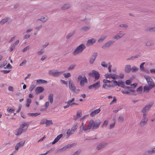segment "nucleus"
<instances>
[{
  "mask_svg": "<svg viewBox=\"0 0 155 155\" xmlns=\"http://www.w3.org/2000/svg\"><path fill=\"white\" fill-rule=\"evenodd\" d=\"M53 94L50 93L48 96V100L51 104H52L53 102Z\"/></svg>",
  "mask_w": 155,
  "mask_h": 155,
  "instance_id": "25",
  "label": "nucleus"
},
{
  "mask_svg": "<svg viewBox=\"0 0 155 155\" xmlns=\"http://www.w3.org/2000/svg\"><path fill=\"white\" fill-rule=\"evenodd\" d=\"M50 71L51 72V74L54 76V77H58L61 74L62 71H60V72H51V71Z\"/></svg>",
  "mask_w": 155,
  "mask_h": 155,
  "instance_id": "26",
  "label": "nucleus"
},
{
  "mask_svg": "<svg viewBox=\"0 0 155 155\" xmlns=\"http://www.w3.org/2000/svg\"><path fill=\"white\" fill-rule=\"evenodd\" d=\"M97 55V53L96 52H94L92 54V57L91 58H93L95 60V59Z\"/></svg>",
  "mask_w": 155,
  "mask_h": 155,
  "instance_id": "49",
  "label": "nucleus"
},
{
  "mask_svg": "<svg viewBox=\"0 0 155 155\" xmlns=\"http://www.w3.org/2000/svg\"><path fill=\"white\" fill-rule=\"evenodd\" d=\"M95 59L93 58H91L89 60V62L90 64H92L94 62Z\"/></svg>",
  "mask_w": 155,
  "mask_h": 155,
  "instance_id": "59",
  "label": "nucleus"
},
{
  "mask_svg": "<svg viewBox=\"0 0 155 155\" xmlns=\"http://www.w3.org/2000/svg\"><path fill=\"white\" fill-rule=\"evenodd\" d=\"M28 114L31 117H36V116H37L38 115H39L40 114V113H28Z\"/></svg>",
  "mask_w": 155,
  "mask_h": 155,
  "instance_id": "36",
  "label": "nucleus"
},
{
  "mask_svg": "<svg viewBox=\"0 0 155 155\" xmlns=\"http://www.w3.org/2000/svg\"><path fill=\"white\" fill-rule=\"evenodd\" d=\"M117 76L116 74H112L111 73L110 74V78H111L113 80H115L117 78Z\"/></svg>",
  "mask_w": 155,
  "mask_h": 155,
  "instance_id": "37",
  "label": "nucleus"
},
{
  "mask_svg": "<svg viewBox=\"0 0 155 155\" xmlns=\"http://www.w3.org/2000/svg\"><path fill=\"white\" fill-rule=\"evenodd\" d=\"M147 114L143 113L142 119L140 122V125L141 127L144 126L147 123L148 121V118L147 117Z\"/></svg>",
  "mask_w": 155,
  "mask_h": 155,
  "instance_id": "7",
  "label": "nucleus"
},
{
  "mask_svg": "<svg viewBox=\"0 0 155 155\" xmlns=\"http://www.w3.org/2000/svg\"><path fill=\"white\" fill-rule=\"evenodd\" d=\"M145 64V62H143L140 65V70L142 71H145V69L143 67V65L144 64Z\"/></svg>",
  "mask_w": 155,
  "mask_h": 155,
  "instance_id": "39",
  "label": "nucleus"
},
{
  "mask_svg": "<svg viewBox=\"0 0 155 155\" xmlns=\"http://www.w3.org/2000/svg\"><path fill=\"white\" fill-rule=\"evenodd\" d=\"M153 103L151 102L149 104L147 105L141 110L140 112L144 114H147V112L150 109L152 106L153 105Z\"/></svg>",
  "mask_w": 155,
  "mask_h": 155,
  "instance_id": "8",
  "label": "nucleus"
},
{
  "mask_svg": "<svg viewBox=\"0 0 155 155\" xmlns=\"http://www.w3.org/2000/svg\"><path fill=\"white\" fill-rule=\"evenodd\" d=\"M110 83L109 84V87H114L117 85L118 87H122L123 85L125 84L124 82L121 80H119L118 81L112 80L110 81Z\"/></svg>",
  "mask_w": 155,
  "mask_h": 155,
  "instance_id": "4",
  "label": "nucleus"
},
{
  "mask_svg": "<svg viewBox=\"0 0 155 155\" xmlns=\"http://www.w3.org/2000/svg\"><path fill=\"white\" fill-rule=\"evenodd\" d=\"M96 41V40L94 38H92L91 39L88 40L87 42V45H93Z\"/></svg>",
  "mask_w": 155,
  "mask_h": 155,
  "instance_id": "27",
  "label": "nucleus"
},
{
  "mask_svg": "<svg viewBox=\"0 0 155 155\" xmlns=\"http://www.w3.org/2000/svg\"><path fill=\"white\" fill-rule=\"evenodd\" d=\"M81 151V150H78L75 152L73 155H78Z\"/></svg>",
  "mask_w": 155,
  "mask_h": 155,
  "instance_id": "52",
  "label": "nucleus"
},
{
  "mask_svg": "<svg viewBox=\"0 0 155 155\" xmlns=\"http://www.w3.org/2000/svg\"><path fill=\"white\" fill-rule=\"evenodd\" d=\"M140 57V54H137L134 56H132L130 58H127V60H130L131 59H132L131 58H134L135 59L136 58H138L139 57Z\"/></svg>",
  "mask_w": 155,
  "mask_h": 155,
  "instance_id": "42",
  "label": "nucleus"
},
{
  "mask_svg": "<svg viewBox=\"0 0 155 155\" xmlns=\"http://www.w3.org/2000/svg\"><path fill=\"white\" fill-rule=\"evenodd\" d=\"M131 82L132 81L129 80H127L125 81V84L127 85H129L130 84Z\"/></svg>",
  "mask_w": 155,
  "mask_h": 155,
  "instance_id": "56",
  "label": "nucleus"
},
{
  "mask_svg": "<svg viewBox=\"0 0 155 155\" xmlns=\"http://www.w3.org/2000/svg\"><path fill=\"white\" fill-rule=\"evenodd\" d=\"M77 117L78 118H80L81 116V111L78 112V113L77 114Z\"/></svg>",
  "mask_w": 155,
  "mask_h": 155,
  "instance_id": "64",
  "label": "nucleus"
},
{
  "mask_svg": "<svg viewBox=\"0 0 155 155\" xmlns=\"http://www.w3.org/2000/svg\"><path fill=\"white\" fill-rule=\"evenodd\" d=\"M108 120H105L103 124L102 125V127H103L104 126L106 127L107 126V125L108 124Z\"/></svg>",
  "mask_w": 155,
  "mask_h": 155,
  "instance_id": "50",
  "label": "nucleus"
},
{
  "mask_svg": "<svg viewBox=\"0 0 155 155\" xmlns=\"http://www.w3.org/2000/svg\"><path fill=\"white\" fill-rule=\"evenodd\" d=\"M139 69L138 68H137L135 66H133L131 68V71H132L134 72H136Z\"/></svg>",
  "mask_w": 155,
  "mask_h": 155,
  "instance_id": "43",
  "label": "nucleus"
},
{
  "mask_svg": "<svg viewBox=\"0 0 155 155\" xmlns=\"http://www.w3.org/2000/svg\"><path fill=\"white\" fill-rule=\"evenodd\" d=\"M145 31H149L150 32H155V26L146 29Z\"/></svg>",
  "mask_w": 155,
  "mask_h": 155,
  "instance_id": "31",
  "label": "nucleus"
},
{
  "mask_svg": "<svg viewBox=\"0 0 155 155\" xmlns=\"http://www.w3.org/2000/svg\"><path fill=\"white\" fill-rule=\"evenodd\" d=\"M45 123L46 127L52 124H53L52 120H46Z\"/></svg>",
  "mask_w": 155,
  "mask_h": 155,
  "instance_id": "33",
  "label": "nucleus"
},
{
  "mask_svg": "<svg viewBox=\"0 0 155 155\" xmlns=\"http://www.w3.org/2000/svg\"><path fill=\"white\" fill-rule=\"evenodd\" d=\"M101 123V120H97L94 121L92 119L91 120L88 125V129H90L92 128V130L96 129L98 128Z\"/></svg>",
  "mask_w": 155,
  "mask_h": 155,
  "instance_id": "2",
  "label": "nucleus"
},
{
  "mask_svg": "<svg viewBox=\"0 0 155 155\" xmlns=\"http://www.w3.org/2000/svg\"><path fill=\"white\" fill-rule=\"evenodd\" d=\"M137 83L131 84L130 87L126 86L124 85V84H123L122 88L127 90V91H126L124 90H122L121 92L123 94L129 95H136L137 94L136 93V91L134 89L137 86Z\"/></svg>",
  "mask_w": 155,
  "mask_h": 155,
  "instance_id": "1",
  "label": "nucleus"
},
{
  "mask_svg": "<svg viewBox=\"0 0 155 155\" xmlns=\"http://www.w3.org/2000/svg\"><path fill=\"white\" fill-rule=\"evenodd\" d=\"M143 91V87L142 86H140L136 90V92H137L138 94H141L142 93Z\"/></svg>",
  "mask_w": 155,
  "mask_h": 155,
  "instance_id": "34",
  "label": "nucleus"
},
{
  "mask_svg": "<svg viewBox=\"0 0 155 155\" xmlns=\"http://www.w3.org/2000/svg\"><path fill=\"white\" fill-rule=\"evenodd\" d=\"M75 64L70 65L68 68V70H73L75 67Z\"/></svg>",
  "mask_w": 155,
  "mask_h": 155,
  "instance_id": "47",
  "label": "nucleus"
},
{
  "mask_svg": "<svg viewBox=\"0 0 155 155\" xmlns=\"http://www.w3.org/2000/svg\"><path fill=\"white\" fill-rule=\"evenodd\" d=\"M9 18H6L3 19L0 21V24H4L8 20Z\"/></svg>",
  "mask_w": 155,
  "mask_h": 155,
  "instance_id": "38",
  "label": "nucleus"
},
{
  "mask_svg": "<svg viewBox=\"0 0 155 155\" xmlns=\"http://www.w3.org/2000/svg\"><path fill=\"white\" fill-rule=\"evenodd\" d=\"M78 81H80V85L81 86H84V83H87V81L85 76H84L82 78V76L79 75L78 78Z\"/></svg>",
  "mask_w": 155,
  "mask_h": 155,
  "instance_id": "9",
  "label": "nucleus"
},
{
  "mask_svg": "<svg viewBox=\"0 0 155 155\" xmlns=\"http://www.w3.org/2000/svg\"><path fill=\"white\" fill-rule=\"evenodd\" d=\"M16 46L12 44L10 49V51L12 52L15 48Z\"/></svg>",
  "mask_w": 155,
  "mask_h": 155,
  "instance_id": "63",
  "label": "nucleus"
},
{
  "mask_svg": "<svg viewBox=\"0 0 155 155\" xmlns=\"http://www.w3.org/2000/svg\"><path fill=\"white\" fill-rule=\"evenodd\" d=\"M154 45V43L152 42L147 41L146 42V45L147 46H153Z\"/></svg>",
  "mask_w": 155,
  "mask_h": 155,
  "instance_id": "40",
  "label": "nucleus"
},
{
  "mask_svg": "<svg viewBox=\"0 0 155 155\" xmlns=\"http://www.w3.org/2000/svg\"><path fill=\"white\" fill-rule=\"evenodd\" d=\"M107 37L106 35H102L98 41V42L99 43L103 41L105 38Z\"/></svg>",
  "mask_w": 155,
  "mask_h": 155,
  "instance_id": "32",
  "label": "nucleus"
},
{
  "mask_svg": "<svg viewBox=\"0 0 155 155\" xmlns=\"http://www.w3.org/2000/svg\"><path fill=\"white\" fill-rule=\"evenodd\" d=\"M25 141H21L20 142L18 143H17V144H18V145H19L20 147H22L24 145V144H25Z\"/></svg>",
  "mask_w": 155,
  "mask_h": 155,
  "instance_id": "45",
  "label": "nucleus"
},
{
  "mask_svg": "<svg viewBox=\"0 0 155 155\" xmlns=\"http://www.w3.org/2000/svg\"><path fill=\"white\" fill-rule=\"evenodd\" d=\"M63 134H60L57 137L54 139V140L52 142V144H54L57 143L60 139L62 137Z\"/></svg>",
  "mask_w": 155,
  "mask_h": 155,
  "instance_id": "22",
  "label": "nucleus"
},
{
  "mask_svg": "<svg viewBox=\"0 0 155 155\" xmlns=\"http://www.w3.org/2000/svg\"><path fill=\"white\" fill-rule=\"evenodd\" d=\"M101 65L104 68H107V64L104 61L102 62Z\"/></svg>",
  "mask_w": 155,
  "mask_h": 155,
  "instance_id": "54",
  "label": "nucleus"
},
{
  "mask_svg": "<svg viewBox=\"0 0 155 155\" xmlns=\"http://www.w3.org/2000/svg\"><path fill=\"white\" fill-rule=\"evenodd\" d=\"M48 19V18L47 16L45 17H42L41 18L38 19L37 20V21H42L43 23H45L46 22Z\"/></svg>",
  "mask_w": 155,
  "mask_h": 155,
  "instance_id": "29",
  "label": "nucleus"
},
{
  "mask_svg": "<svg viewBox=\"0 0 155 155\" xmlns=\"http://www.w3.org/2000/svg\"><path fill=\"white\" fill-rule=\"evenodd\" d=\"M48 82L47 81L42 79H39L36 81L37 84H47Z\"/></svg>",
  "mask_w": 155,
  "mask_h": 155,
  "instance_id": "28",
  "label": "nucleus"
},
{
  "mask_svg": "<svg viewBox=\"0 0 155 155\" xmlns=\"http://www.w3.org/2000/svg\"><path fill=\"white\" fill-rule=\"evenodd\" d=\"M78 127V126L77 124H76L74 126H73L71 128V134H73L75 131L77 129V127Z\"/></svg>",
  "mask_w": 155,
  "mask_h": 155,
  "instance_id": "35",
  "label": "nucleus"
},
{
  "mask_svg": "<svg viewBox=\"0 0 155 155\" xmlns=\"http://www.w3.org/2000/svg\"><path fill=\"white\" fill-rule=\"evenodd\" d=\"M15 110L14 109H9L8 107L7 109V111L8 112H9V113H11L14 112V111H15Z\"/></svg>",
  "mask_w": 155,
  "mask_h": 155,
  "instance_id": "55",
  "label": "nucleus"
},
{
  "mask_svg": "<svg viewBox=\"0 0 155 155\" xmlns=\"http://www.w3.org/2000/svg\"><path fill=\"white\" fill-rule=\"evenodd\" d=\"M22 124H20V127L17 130V133L15 134L17 136L21 135L23 131H26L28 128V125L29 124V122H22Z\"/></svg>",
  "mask_w": 155,
  "mask_h": 155,
  "instance_id": "3",
  "label": "nucleus"
},
{
  "mask_svg": "<svg viewBox=\"0 0 155 155\" xmlns=\"http://www.w3.org/2000/svg\"><path fill=\"white\" fill-rule=\"evenodd\" d=\"M125 35V34L118 33L114 35L113 39L116 40H118L121 38L123 36Z\"/></svg>",
  "mask_w": 155,
  "mask_h": 155,
  "instance_id": "17",
  "label": "nucleus"
},
{
  "mask_svg": "<svg viewBox=\"0 0 155 155\" xmlns=\"http://www.w3.org/2000/svg\"><path fill=\"white\" fill-rule=\"evenodd\" d=\"M124 120V117L122 116H120L118 118V121H120L121 122L123 121Z\"/></svg>",
  "mask_w": 155,
  "mask_h": 155,
  "instance_id": "58",
  "label": "nucleus"
},
{
  "mask_svg": "<svg viewBox=\"0 0 155 155\" xmlns=\"http://www.w3.org/2000/svg\"><path fill=\"white\" fill-rule=\"evenodd\" d=\"M89 75L94 78L95 81L98 80L100 78V74L98 72L93 70L91 72L89 73Z\"/></svg>",
  "mask_w": 155,
  "mask_h": 155,
  "instance_id": "6",
  "label": "nucleus"
},
{
  "mask_svg": "<svg viewBox=\"0 0 155 155\" xmlns=\"http://www.w3.org/2000/svg\"><path fill=\"white\" fill-rule=\"evenodd\" d=\"M115 122L111 123L110 124L109 129H111L114 127Z\"/></svg>",
  "mask_w": 155,
  "mask_h": 155,
  "instance_id": "60",
  "label": "nucleus"
},
{
  "mask_svg": "<svg viewBox=\"0 0 155 155\" xmlns=\"http://www.w3.org/2000/svg\"><path fill=\"white\" fill-rule=\"evenodd\" d=\"M106 143H100L96 147V149L97 150H100L104 148V147L105 146L104 144H105Z\"/></svg>",
  "mask_w": 155,
  "mask_h": 155,
  "instance_id": "24",
  "label": "nucleus"
},
{
  "mask_svg": "<svg viewBox=\"0 0 155 155\" xmlns=\"http://www.w3.org/2000/svg\"><path fill=\"white\" fill-rule=\"evenodd\" d=\"M69 88L73 92H76V88L74 84H73L72 81L71 79L69 81Z\"/></svg>",
  "mask_w": 155,
  "mask_h": 155,
  "instance_id": "12",
  "label": "nucleus"
},
{
  "mask_svg": "<svg viewBox=\"0 0 155 155\" xmlns=\"http://www.w3.org/2000/svg\"><path fill=\"white\" fill-rule=\"evenodd\" d=\"M4 68L5 69L8 68L11 69L12 68V66L11 65V64L9 63H8L6 66V67H4Z\"/></svg>",
  "mask_w": 155,
  "mask_h": 155,
  "instance_id": "53",
  "label": "nucleus"
},
{
  "mask_svg": "<svg viewBox=\"0 0 155 155\" xmlns=\"http://www.w3.org/2000/svg\"><path fill=\"white\" fill-rule=\"evenodd\" d=\"M80 129L81 130H82L85 131H86L87 130L90 129H88V125H87V128H85L84 125V123L83 122L81 123V125L80 127Z\"/></svg>",
  "mask_w": 155,
  "mask_h": 155,
  "instance_id": "30",
  "label": "nucleus"
},
{
  "mask_svg": "<svg viewBox=\"0 0 155 155\" xmlns=\"http://www.w3.org/2000/svg\"><path fill=\"white\" fill-rule=\"evenodd\" d=\"M44 91V88L42 87H37L35 89L36 93L37 94L42 92Z\"/></svg>",
  "mask_w": 155,
  "mask_h": 155,
  "instance_id": "16",
  "label": "nucleus"
},
{
  "mask_svg": "<svg viewBox=\"0 0 155 155\" xmlns=\"http://www.w3.org/2000/svg\"><path fill=\"white\" fill-rule=\"evenodd\" d=\"M97 55V53L96 52H94L92 54V57L91 58H93L95 60V59Z\"/></svg>",
  "mask_w": 155,
  "mask_h": 155,
  "instance_id": "48",
  "label": "nucleus"
},
{
  "mask_svg": "<svg viewBox=\"0 0 155 155\" xmlns=\"http://www.w3.org/2000/svg\"><path fill=\"white\" fill-rule=\"evenodd\" d=\"M71 5L69 4H64L61 7V9L62 10H65L68 9L69 8H71Z\"/></svg>",
  "mask_w": 155,
  "mask_h": 155,
  "instance_id": "20",
  "label": "nucleus"
},
{
  "mask_svg": "<svg viewBox=\"0 0 155 155\" xmlns=\"http://www.w3.org/2000/svg\"><path fill=\"white\" fill-rule=\"evenodd\" d=\"M101 110L100 109L94 110L91 112L90 114V115L91 117H94L96 114H98L100 111Z\"/></svg>",
  "mask_w": 155,
  "mask_h": 155,
  "instance_id": "23",
  "label": "nucleus"
},
{
  "mask_svg": "<svg viewBox=\"0 0 155 155\" xmlns=\"http://www.w3.org/2000/svg\"><path fill=\"white\" fill-rule=\"evenodd\" d=\"M131 70V66L130 65H127L125 66L124 68V71L126 73H129Z\"/></svg>",
  "mask_w": 155,
  "mask_h": 155,
  "instance_id": "21",
  "label": "nucleus"
},
{
  "mask_svg": "<svg viewBox=\"0 0 155 155\" xmlns=\"http://www.w3.org/2000/svg\"><path fill=\"white\" fill-rule=\"evenodd\" d=\"M7 63V60H5L4 61L3 64H2L0 65V67H2L6 65Z\"/></svg>",
  "mask_w": 155,
  "mask_h": 155,
  "instance_id": "46",
  "label": "nucleus"
},
{
  "mask_svg": "<svg viewBox=\"0 0 155 155\" xmlns=\"http://www.w3.org/2000/svg\"><path fill=\"white\" fill-rule=\"evenodd\" d=\"M75 33V31H74L72 32L71 33L69 34L67 36L66 38L67 39H69L70 38H71Z\"/></svg>",
  "mask_w": 155,
  "mask_h": 155,
  "instance_id": "41",
  "label": "nucleus"
},
{
  "mask_svg": "<svg viewBox=\"0 0 155 155\" xmlns=\"http://www.w3.org/2000/svg\"><path fill=\"white\" fill-rule=\"evenodd\" d=\"M90 28V26L89 25L85 26L82 27L80 29V31L81 32H85L88 30Z\"/></svg>",
  "mask_w": 155,
  "mask_h": 155,
  "instance_id": "19",
  "label": "nucleus"
},
{
  "mask_svg": "<svg viewBox=\"0 0 155 155\" xmlns=\"http://www.w3.org/2000/svg\"><path fill=\"white\" fill-rule=\"evenodd\" d=\"M155 153V147L147 150L143 154V155H151Z\"/></svg>",
  "mask_w": 155,
  "mask_h": 155,
  "instance_id": "15",
  "label": "nucleus"
},
{
  "mask_svg": "<svg viewBox=\"0 0 155 155\" xmlns=\"http://www.w3.org/2000/svg\"><path fill=\"white\" fill-rule=\"evenodd\" d=\"M153 88V86H145L143 87V91L144 92H148L150 89Z\"/></svg>",
  "mask_w": 155,
  "mask_h": 155,
  "instance_id": "18",
  "label": "nucleus"
},
{
  "mask_svg": "<svg viewBox=\"0 0 155 155\" xmlns=\"http://www.w3.org/2000/svg\"><path fill=\"white\" fill-rule=\"evenodd\" d=\"M74 143L71 144H68L67 145L64 146L61 149H59L57 150L58 152H62L64 150H66L67 149L70 148L74 145Z\"/></svg>",
  "mask_w": 155,
  "mask_h": 155,
  "instance_id": "13",
  "label": "nucleus"
},
{
  "mask_svg": "<svg viewBox=\"0 0 155 155\" xmlns=\"http://www.w3.org/2000/svg\"><path fill=\"white\" fill-rule=\"evenodd\" d=\"M35 86L34 85H31L29 88V91H30L31 92L33 89L35 88Z\"/></svg>",
  "mask_w": 155,
  "mask_h": 155,
  "instance_id": "57",
  "label": "nucleus"
},
{
  "mask_svg": "<svg viewBox=\"0 0 155 155\" xmlns=\"http://www.w3.org/2000/svg\"><path fill=\"white\" fill-rule=\"evenodd\" d=\"M119 26L120 27H124L125 28H127L128 26L126 24H122L119 25Z\"/></svg>",
  "mask_w": 155,
  "mask_h": 155,
  "instance_id": "51",
  "label": "nucleus"
},
{
  "mask_svg": "<svg viewBox=\"0 0 155 155\" xmlns=\"http://www.w3.org/2000/svg\"><path fill=\"white\" fill-rule=\"evenodd\" d=\"M30 48L29 45L28 46L22 50V51L23 52H25V51H27L28 49H29Z\"/></svg>",
  "mask_w": 155,
  "mask_h": 155,
  "instance_id": "61",
  "label": "nucleus"
},
{
  "mask_svg": "<svg viewBox=\"0 0 155 155\" xmlns=\"http://www.w3.org/2000/svg\"><path fill=\"white\" fill-rule=\"evenodd\" d=\"M44 49H41L38 52V54L39 55H41L44 52Z\"/></svg>",
  "mask_w": 155,
  "mask_h": 155,
  "instance_id": "62",
  "label": "nucleus"
},
{
  "mask_svg": "<svg viewBox=\"0 0 155 155\" xmlns=\"http://www.w3.org/2000/svg\"><path fill=\"white\" fill-rule=\"evenodd\" d=\"M85 48L86 46L84 44H81L74 50L73 52V54L76 55L79 54Z\"/></svg>",
  "mask_w": 155,
  "mask_h": 155,
  "instance_id": "5",
  "label": "nucleus"
},
{
  "mask_svg": "<svg viewBox=\"0 0 155 155\" xmlns=\"http://www.w3.org/2000/svg\"><path fill=\"white\" fill-rule=\"evenodd\" d=\"M114 42L115 41H109L107 42L104 45L102 46V48L103 49L108 48L112 45Z\"/></svg>",
  "mask_w": 155,
  "mask_h": 155,
  "instance_id": "14",
  "label": "nucleus"
},
{
  "mask_svg": "<svg viewBox=\"0 0 155 155\" xmlns=\"http://www.w3.org/2000/svg\"><path fill=\"white\" fill-rule=\"evenodd\" d=\"M63 75L64 77L66 78H69L71 76V74L70 73H67L66 74L64 73L63 74Z\"/></svg>",
  "mask_w": 155,
  "mask_h": 155,
  "instance_id": "44",
  "label": "nucleus"
},
{
  "mask_svg": "<svg viewBox=\"0 0 155 155\" xmlns=\"http://www.w3.org/2000/svg\"><path fill=\"white\" fill-rule=\"evenodd\" d=\"M101 86L100 82V81H97L94 84L90 85L88 87L89 89L93 88L94 90H96L98 89Z\"/></svg>",
  "mask_w": 155,
  "mask_h": 155,
  "instance_id": "10",
  "label": "nucleus"
},
{
  "mask_svg": "<svg viewBox=\"0 0 155 155\" xmlns=\"http://www.w3.org/2000/svg\"><path fill=\"white\" fill-rule=\"evenodd\" d=\"M144 77L147 82L149 86L152 85L153 86V87L155 86V84L152 78L147 75H145Z\"/></svg>",
  "mask_w": 155,
  "mask_h": 155,
  "instance_id": "11",
  "label": "nucleus"
}]
</instances>
